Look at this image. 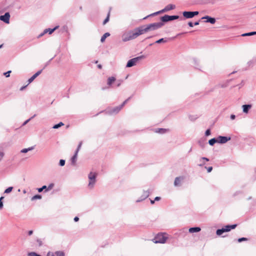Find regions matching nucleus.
I'll list each match as a JSON object with an SVG mask.
<instances>
[{
	"mask_svg": "<svg viewBox=\"0 0 256 256\" xmlns=\"http://www.w3.org/2000/svg\"><path fill=\"white\" fill-rule=\"evenodd\" d=\"M82 142H80L79 143V144H78V148H76V150L75 152H76V153L78 152H79V150H80V148L82 146Z\"/></svg>",
	"mask_w": 256,
	"mask_h": 256,
	"instance_id": "79ce46f5",
	"label": "nucleus"
},
{
	"mask_svg": "<svg viewBox=\"0 0 256 256\" xmlns=\"http://www.w3.org/2000/svg\"><path fill=\"white\" fill-rule=\"evenodd\" d=\"M224 232V230L222 228L220 229H218L216 231V234L218 236H221Z\"/></svg>",
	"mask_w": 256,
	"mask_h": 256,
	"instance_id": "2f4dec72",
	"label": "nucleus"
},
{
	"mask_svg": "<svg viewBox=\"0 0 256 256\" xmlns=\"http://www.w3.org/2000/svg\"><path fill=\"white\" fill-rule=\"evenodd\" d=\"M110 36V34L109 32L105 33L101 38L100 42H104L105 41L106 38Z\"/></svg>",
	"mask_w": 256,
	"mask_h": 256,
	"instance_id": "a878e982",
	"label": "nucleus"
},
{
	"mask_svg": "<svg viewBox=\"0 0 256 256\" xmlns=\"http://www.w3.org/2000/svg\"><path fill=\"white\" fill-rule=\"evenodd\" d=\"M230 118L231 120H234L236 118V116L234 114H231Z\"/></svg>",
	"mask_w": 256,
	"mask_h": 256,
	"instance_id": "6e6d98bb",
	"label": "nucleus"
},
{
	"mask_svg": "<svg viewBox=\"0 0 256 256\" xmlns=\"http://www.w3.org/2000/svg\"><path fill=\"white\" fill-rule=\"evenodd\" d=\"M218 139V143L220 144H225L228 140H230L231 139V138L228 136H218L217 138Z\"/></svg>",
	"mask_w": 256,
	"mask_h": 256,
	"instance_id": "9d476101",
	"label": "nucleus"
},
{
	"mask_svg": "<svg viewBox=\"0 0 256 256\" xmlns=\"http://www.w3.org/2000/svg\"><path fill=\"white\" fill-rule=\"evenodd\" d=\"M212 170V166H210V167L207 168V170H208V172H211Z\"/></svg>",
	"mask_w": 256,
	"mask_h": 256,
	"instance_id": "603ef678",
	"label": "nucleus"
},
{
	"mask_svg": "<svg viewBox=\"0 0 256 256\" xmlns=\"http://www.w3.org/2000/svg\"><path fill=\"white\" fill-rule=\"evenodd\" d=\"M188 25L190 27H193V26H194V24H193L192 22H188Z\"/></svg>",
	"mask_w": 256,
	"mask_h": 256,
	"instance_id": "052dcab7",
	"label": "nucleus"
},
{
	"mask_svg": "<svg viewBox=\"0 0 256 256\" xmlns=\"http://www.w3.org/2000/svg\"><path fill=\"white\" fill-rule=\"evenodd\" d=\"M236 224L232 225H226L224 227L222 228L224 231L225 232H230L231 230L234 229L236 228Z\"/></svg>",
	"mask_w": 256,
	"mask_h": 256,
	"instance_id": "dca6fc26",
	"label": "nucleus"
},
{
	"mask_svg": "<svg viewBox=\"0 0 256 256\" xmlns=\"http://www.w3.org/2000/svg\"><path fill=\"white\" fill-rule=\"evenodd\" d=\"M210 134H211L210 130L208 129L206 130V131L205 132V136H208Z\"/></svg>",
	"mask_w": 256,
	"mask_h": 256,
	"instance_id": "37998d69",
	"label": "nucleus"
},
{
	"mask_svg": "<svg viewBox=\"0 0 256 256\" xmlns=\"http://www.w3.org/2000/svg\"><path fill=\"white\" fill-rule=\"evenodd\" d=\"M134 31H130L124 33L122 36V40L123 42H128L132 40L135 39L136 37H133Z\"/></svg>",
	"mask_w": 256,
	"mask_h": 256,
	"instance_id": "423d86ee",
	"label": "nucleus"
},
{
	"mask_svg": "<svg viewBox=\"0 0 256 256\" xmlns=\"http://www.w3.org/2000/svg\"><path fill=\"white\" fill-rule=\"evenodd\" d=\"M160 197H159V196H156L155 198H154V201H158V200H160Z\"/></svg>",
	"mask_w": 256,
	"mask_h": 256,
	"instance_id": "bf43d9fd",
	"label": "nucleus"
},
{
	"mask_svg": "<svg viewBox=\"0 0 256 256\" xmlns=\"http://www.w3.org/2000/svg\"><path fill=\"white\" fill-rule=\"evenodd\" d=\"M116 80V78L114 76L109 77L108 79L107 84L110 86Z\"/></svg>",
	"mask_w": 256,
	"mask_h": 256,
	"instance_id": "4be33fe9",
	"label": "nucleus"
},
{
	"mask_svg": "<svg viewBox=\"0 0 256 256\" xmlns=\"http://www.w3.org/2000/svg\"><path fill=\"white\" fill-rule=\"evenodd\" d=\"M4 198L3 196L0 197V209L2 208L3 207V202H2V200Z\"/></svg>",
	"mask_w": 256,
	"mask_h": 256,
	"instance_id": "c03bdc74",
	"label": "nucleus"
},
{
	"mask_svg": "<svg viewBox=\"0 0 256 256\" xmlns=\"http://www.w3.org/2000/svg\"><path fill=\"white\" fill-rule=\"evenodd\" d=\"M150 196V192L148 190H144L143 192V194L141 196L138 198L136 200V202H140L145 199H146L147 198H148Z\"/></svg>",
	"mask_w": 256,
	"mask_h": 256,
	"instance_id": "9b49d317",
	"label": "nucleus"
},
{
	"mask_svg": "<svg viewBox=\"0 0 256 256\" xmlns=\"http://www.w3.org/2000/svg\"><path fill=\"white\" fill-rule=\"evenodd\" d=\"M147 32H148V30L146 26H141L135 28L134 30L133 37L135 36L136 38L139 36Z\"/></svg>",
	"mask_w": 256,
	"mask_h": 256,
	"instance_id": "7ed1b4c3",
	"label": "nucleus"
},
{
	"mask_svg": "<svg viewBox=\"0 0 256 256\" xmlns=\"http://www.w3.org/2000/svg\"><path fill=\"white\" fill-rule=\"evenodd\" d=\"M66 161L64 160H60L59 162V165L61 166H63L65 164Z\"/></svg>",
	"mask_w": 256,
	"mask_h": 256,
	"instance_id": "a19ab883",
	"label": "nucleus"
},
{
	"mask_svg": "<svg viewBox=\"0 0 256 256\" xmlns=\"http://www.w3.org/2000/svg\"><path fill=\"white\" fill-rule=\"evenodd\" d=\"M200 24V20L198 21H197V22H196L194 24V26H198V25Z\"/></svg>",
	"mask_w": 256,
	"mask_h": 256,
	"instance_id": "680f3d73",
	"label": "nucleus"
},
{
	"mask_svg": "<svg viewBox=\"0 0 256 256\" xmlns=\"http://www.w3.org/2000/svg\"><path fill=\"white\" fill-rule=\"evenodd\" d=\"M254 34H256V32H248V33H244V34H242V36H253Z\"/></svg>",
	"mask_w": 256,
	"mask_h": 256,
	"instance_id": "cd10ccee",
	"label": "nucleus"
},
{
	"mask_svg": "<svg viewBox=\"0 0 256 256\" xmlns=\"http://www.w3.org/2000/svg\"><path fill=\"white\" fill-rule=\"evenodd\" d=\"M146 58V56L144 55H142L139 56L132 58L130 60L126 65V68H130L132 67L139 62L140 60L144 59Z\"/></svg>",
	"mask_w": 256,
	"mask_h": 256,
	"instance_id": "f03ea898",
	"label": "nucleus"
},
{
	"mask_svg": "<svg viewBox=\"0 0 256 256\" xmlns=\"http://www.w3.org/2000/svg\"><path fill=\"white\" fill-rule=\"evenodd\" d=\"M58 26H56L53 28H46L45 29L44 32V34H46V33L48 32L50 34H52L54 30H56L57 28H58Z\"/></svg>",
	"mask_w": 256,
	"mask_h": 256,
	"instance_id": "aec40b11",
	"label": "nucleus"
},
{
	"mask_svg": "<svg viewBox=\"0 0 256 256\" xmlns=\"http://www.w3.org/2000/svg\"><path fill=\"white\" fill-rule=\"evenodd\" d=\"M192 16L194 18V16H197L198 14V11L192 12Z\"/></svg>",
	"mask_w": 256,
	"mask_h": 256,
	"instance_id": "8fccbe9b",
	"label": "nucleus"
},
{
	"mask_svg": "<svg viewBox=\"0 0 256 256\" xmlns=\"http://www.w3.org/2000/svg\"><path fill=\"white\" fill-rule=\"evenodd\" d=\"M12 189H13V187H12V186L8 187L4 190V193L8 194L12 191Z\"/></svg>",
	"mask_w": 256,
	"mask_h": 256,
	"instance_id": "f704fd0d",
	"label": "nucleus"
},
{
	"mask_svg": "<svg viewBox=\"0 0 256 256\" xmlns=\"http://www.w3.org/2000/svg\"><path fill=\"white\" fill-rule=\"evenodd\" d=\"M34 149V146H31L27 148H24L21 150L20 152L22 153H26L29 151L32 150Z\"/></svg>",
	"mask_w": 256,
	"mask_h": 256,
	"instance_id": "bb28decb",
	"label": "nucleus"
},
{
	"mask_svg": "<svg viewBox=\"0 0 256 256\" xmlns=\"http://www.w3.org/2000/svg\"><path fill=\"white\" fill-rule=\"evenodd\" d=\"M36 241H37V242H38V246H42V241L40 240V239H38Z\"/></svg>",
	"mask_w": 256,
	"mask_h": 256,
	"instance_id": "09e8293b",
	"label": "nucleus"
},
{
	"mask_svg": "<svg viewBox=\"0 0 256 256\" xmlns=\"http://www.w3.org/2000/svg\"><path fill=\"white\" fill-rule=\"evenodd\" d=\"M47 186H43L42 188H38V190L39 192H42L44 190H46Z\"/></svg>",
	"mask_w": 256,
	"mask_h": 256,
	"instance_id": "c9c22d12",
	"label": "nucleus"
},
{
	"mask_svg": "<svg viewBox=\"0 0 256 256\" xmlns=\"http://www.w3.org/2000/svg\"><path fill=\"white\" fill-rule=\"evenodd\" d=\"M28 256H42L35 252H30L28 254Z\"/></svg>",
	"mask_w": 256,
	"mask_h": 256,
	"instance_id": "e433bc0d",
	"label": "nucleus"
},
{
	"mask_svg": "<svg viewBox=\"0 0 256 256\" xmlns=\"http://www.w3.org/2000/svg\"><path fill=\"white\" fill-rule=\"evenodd\" d=\"M163 12H162L161 10H160L158 12H154L152 14H150V15H148L146 16L145 18H144L143 19L144 20V19H146L147 18H148V16H155V15H156L158 14H160V13H162Z\"/></svg>",
	"mask_w": 256,
	"mask_h": 256,
	"instance_id": "72a5a7b5",
	"label": "nucleus"
},
{
	"mask_svg": "<svg viewBox=\"0 0 256 256\" xmlns=\"http://www.w3.org/2000/svg\"><path fill=\"white\" fill-rule=\"evenodd\" d=\"M252 106L250 104L242 105V112L246 114L248 113V111L251 108Z\"/></svg>",
	"mask_w": 256,
	"mask_h": 256,
	"instance_id": "f3484780",
	"label": "nucleus"
},
{
	"mask_svg": "<svg viewBox=\"0 0 256 256\" xmlns=\"http://www.w3.org/2000/svg\"><path fill=\"white\" fill-rule=\"evenodd\" d=\"M4 152H0V161L2 160L4 156Z\"/></svg>",
	"mask_w": 256,
	"mask_h": 256,
	"instance_id": "3c124183",
	"label": "nucleus"
},
{
	"mask_svg": "<svg viewBox=\"0 0 256 256\" xmlns=\"http://www.w3.org/2000/svg\"><path fill=\"white\" fill-rule=\"evenodd\" d=\"M164 26L162 22H154L146 25L148 32L156 30Z\"/></svg>",
	"mask_w": 256,
	"mask_h": 256,
	"instance_id": "39448f33",
	"label": "nucleus"
},
{
	"mask_svg": "<svg viewBox=\"0 0 256 256\" xmlns=\"http://www.w3.org/2000/svg\"><path fill=\"white\" fill-rule=\"evenodd\" d=\"M179 16H168L166 14L160 18V20H162V22L163 23L177 20Z\"/></svg>",
	"mask_w": 256,
	"mask_h": 256,
	"instance_id": "0eeeda50",
	"label": "nucleus"
},
{
	"mask_svg": "<svg viewBox=\"0 0 256 256\" xmlns=\"http://www.w3.org/2000/svg\"><path fill=\"white\" fill-rule=\"evenodd\" d=\"M183 16L186 18H193L192 12L184 11L182 12Z\"/></svg>",
	"mask_w": 256,
	"mask_h": 256,
	"instance_id": "a211bd4d",
	"label": "nucleus"
},
{
	"mask_svg": "<svg viewBox=\"0 0 256 256\" xmlns=\"http://www.w3.org/2000/svg\"><path fill=\"white\" fill-rule=\"evenodd\" d=\"M10 72L11 70L8 71L7 72L4 73V75L6 76V78H8L10 76Z\"/></svg>",
	"mask_w": 256,
	"mask_h": 256,
	"instance_id": "a18cd8bd",
	"label": "nucleus"
},
{
	"mask_svg": "<svg viewBox=\"0 0 256 256\" xmlns=\"http://www.w3.org/2000/svg\"><path fill=\"white\" fill-rule=\"evenodd\" d=\"M64 125V124L63 122H60L58 124L54 125L52 126V128H54V129H56V128H60L61 126H62Z\"/></svg>",
	"mask_w": 256,
	"mask_h": 256,
	"instance_id": "c756f323",
	"label": "nucleus"
},
{
	"mask_svg": "<svg viewBox=\"0 0 256 256\" xmlns=\"http://www.w3.org/2000/svg\"><path fill=\"white\" fill-rule=\"evenodd\" d=\"M42 198V196L41 195H40V194H36L34 196H33L32 198H31V200L32 201L33 200H37V199H38V200H40Z\"/></svg>",
	"mask_w": 256,
	"mask_h": 256,
	"instance_id": "c85d7f7f",
	"label": "nucleus"
},
{
	"mask_svg": "<svg viewBox=\"0 0 256 256\" xmlns=\"http://www.w3.org/2000/svg\"><path fill=\"white\" fill-rule=\"evenodd\" d=\"M42 70L38 71L35 74H34L31 78L28 80V84L33 82V80L38 76L42 72Z\"/></svg>",
	"mask_w": 256,
	"mask_h": 256,
	"instance_id": "2eb2a0df",
	"label": "nucleus"
},
{
	"mask_svg": "<svg viewBox=\"0 0 256 256\" xmlns=\"http://www.w3.org/2000/svg\"><path fill=\"white\" fill-rule=\"evenodd\" d=\"M47 256H55V252H48L47 254Z\"/></svg>",
	"mask_w": 256,
	"mask_h": 256,
	"instance_id": "de8ad7c7",
	"label": "nucleus"
},
{
	"mask_svg": "<svg viewBox=\"0 0 256 256\" xmlns=\"http://www.w3.org/2000/svg\"><path fill=\"white\" fill-rule=\"evenodd\" d=\"M32 234H33V231L32 230H29L28 232V234L29 236L32 235Z\"/></svg>",
	"mask_w": 256,
	"mask_h": 256,
	"instance_id": "e2e57ef3",
	"label": "nucleus"
},
{
	"mask_svg": "<svg viewBox=\"0 0 256 256\" xmlns=\"http://www.w3.org/2000/svg\"><path fill=\"white\" fill-rule=\"evenodd\" d=\"M201 160H206V162L209 161V159L206 157H202L201 158Z\"/></svg>",
	"mask_w": 256,
	"mask_h": 256,
	"instance_id": "4d7b16f0",
	"label": "nucleus"
},
{
	"mask_svg": "<svg viewBox=\"0 0 256 256\" xmlns=\"http://www.w3.org/2000/svg\"><path fill=\"white\" fill-rule=\"evenodd\" d=\"M166 240L167 237L164 234H158L154 237L152 240L155 244H164L166 242Z\"/></svg>",
	"mask_w": 256,
	"mask_h": 256,
	"instance_id": "20e7f679",
	"label": "nucleus"
},
{
	"mask_svg": "<svg viewBox=\"0 0 256 256\" xmlns=\"http://www.w3.org/2000/svg\"><path fill=\"white\" fill-rule=\"evenodd\" d=\"M199 144H200V146L202 147V148H204V144H202V143H201V142L200 141L198 142Z\"/></svg>",
	"mask_w": 256,
	"mask_h": 256,
	"instance_id": "0e129e2a",
	"label": "nucleus"
},
{
	"mask_svg": "<svg viewBox=\"0 0 256 256\" xmlns=\"http://www.w3.org/2000/svg\"><path fill=\"white\" fill-rule=\"evenodd\" d=\"M202 20H206L205 22H210L211 24H214L216 22V19L214 18H212L211 16H206L202 18Z\"/></svg>",
	"mask_w": 256,
	"mask_h": 256,
	"instance_id": "ddd939ff",
	"label": "nucleus"
},
{
	"mask_svg": "<svg viewBox=\"0 0 256 256\" xmlns=\"http://www.w3.org/2000/svg\"><path fill=\"white\" fill-rule=\"evenodd\" d=\"M10 14L9 12H6L4 15L0 16V20L6 24L10 23Z\"/></svg>",
	"mask_w": 256,
	"mask_h": 256,
	"instance_id": "1a4fd4ad",
	"label": "nucleus"
},
{
	"mask_svg": "<svg viewBox=\"0 0 256 256\" xmlns=\"http://www.w3.org/2000/svg\"><path fill=\"white\" fill-rule=\"evenodd\" d=\"M98 68H99V69H101L102 68V66L101 64H98Z\"/></svg>",
	"mask_w": 256,
	"mask_h": 256,
	"instance_id": "338daca9",
	"label": "nucleus"
},
{
	"mask_svg": "<svg viewBox=\"0 0 256 256\" xmlns=\"http://www.w3.org/2000/svg\"><path fill=\"white\" fill-rule=\"evenodd\" d=\"M168 131V130L166 128H159L156 129L155 132L156 133H160V134H164Z\"/></svg>",
	"mask_w": 256,
	"mask_h": 256,
	"instance_id": "b1692460",
	"label": "nucleus"
},
{
	"mask_svg": "<svg viewBox=\"0 0 256 256\" xmlns=\"http://www.w3.org/2000/svg\"><path fill=\"white\" fill-rule=\"evenodd\" d=\"M26 86H22V88H20V90H23L26 88Z\"/></svg>",
	"mask_w": 256,
	"mask_h": 256,
	"instance_id": "69168bd1",
	"label": "nucleus"
},
{
	"mask_svg": "<svg viewBox=\"0 0 256 256\" xmlns=\"http://www.w3.org/2000/svg\"><path fill=\"white\" fill-rule=\"evenodd\" d=\"M130 98L131 97L128 98L121 105H120V106H122V108L123 106L128 102V101L130 99Z\"/></svg>",
	"mask_w": 256,
	"mask_h": 256,
	"instance_id": "ea45409f",
	"label": "nucleus"
},
{
	"mask_svg": "<svg viewBox=\"0 0 256 256\" xmlns=\"http://www.w3.org/2000/svg\"><path fill=\"white\" fill-rule=\"evenodd\" d=\"M78 153H76L75 152L74 155L72 156V157L71 158V162H72V164L73 165H74L76 162L77 156H78Z\"/></svg>",
	"mask_w": 256,
	"mask_h": 256,
	"instance_id": "5701e85b",
	"label": "nucleus"
},
{
	"mask_svg": "<svg viewBox=\"0 0 256 256\" xmlns=\"http://www.w3.org/2000/svg\"><path fill=\"white\" fill-rule=\"evenodd\" d=\"M248 240V239L246 238H239L238 239V242H241L243 241H246Z\"/></svg>",
	"mask_w": 256,
	"mask_h": 256,
	"instance_id": "58836bf2",
	"label": "nucleus"
},
{
	"mask_svg": "<svg viewBox=\"0 0 256 256\" xmlns=\"http://www.w3.org/2000/svg\"><path fill=\"white\" fill-rule=\"evenodd\" d=\"M45 34H44V32L43 31L38 36V38H39L41 37H42L43 36H44Z\"/></svg>",
	"mask_w": 256,
	"mask_h": 256,
	"instance_id": "864d4df0",
	"label": "nucleus"
},
{
	"mask_svg": "<svg viewBox=\"0 0 256 256\" xmlns=\"http://www.w3.org/2000/svg\"><path fill=\"white\" fill-rule=\"evenodd\" d=\"M184 178L183 176H178L175 178L174 181V186H180L182 184V182L183 181Z\"/></svg>",
	"mask_w": 256,
	"mask_h": 256,
	"instance_id": "f8f14e48",
	"label": "nucleus"
},
{
	"mask_svg": "<svg viewBox=\"0 0 256 256\" xmlns=\"http://www.w3.org/2000/svg\"><path fill=\"white\" fill-rule=\"evenodd\" d=\"M109 18H110V13L108 14L106 18V19L103 22V24L104 25L106 24L109 21Z\"/></svg>",
	"mask_w": 256,
	"mask_h": 256,
	"instance_id": "4c0bfd02",
	"label": "nucleus"
},
{
	"mask_svg": "<svg viewBox=\"0 0 256 256\" xmlns=\"http://www.w3.org/2000/svg\"><path fill=\"white\" fill-rule=\"evenodd\" d=\"M175 37L170 38H162L156 40L155 43L156 44H160L162 42H167L168 40H173Z\"/></svg>",
	"mask_w": 256,
	"mask_h": 256,
	"instance_id": "6ab92c4d",
	"label": "nucleus"
},
{
	"mask_svg": "<svg viewBox=\"0 0 256 256\" xmlns=\"http://www.w3.org/2000/svg\"><path fill=\"white\" fill-rule=\"evenodd\" d=\"M123 80H117L116 82V86L118 87L120 86Z\"/></svg>",
	"mask_w": 256,
	"mask_h": 256,
	"instance_id": "49530a36",
	"label": "nucleus"
},
{
	"mask_svg": "<svg viewBox=\"0 0 256 256\" xmlns=\"http://www.w3.org/2000/svg\"><path fill=\"white\" fill-rule=\"evenodd\" d=\"M64 252L62 251H56L55 252L56 256H64Z\"/></svg>",
	"mask_w": 256,
	"mask_h": 256,
	"instance_id": "7c9ffc66",
	"label": "nucleus"
},
{
	"mask_svg": "<svg viewBox=\"0 0 256 256\" xmlns=\"http://www.w3.org/2000/svg\"><path fill=\"white\" fill-rule=\"evenodd\" d=\"M204 164V162H202V164H198V166H203Z\"/></svg>",
	"mask_w": 256,
	"mask_h": 256,
	"instance_id": "774afa93",
	"label": "nucleus"
},
{
	"mask_svg": "<svg viewBox=\"0 0 256 256\" xmlns=\"http://www.w3.org/2000/svg\"><path fill=\"white\" fill-rule=\"evenodd\" d=\"M122 106H116L112 109L108 110L106 111V113L110 115L117 114L122 109Z\"/></svg>",
	"mask_w": 256,
	"mask_h": 256,
	"instance_id": "6e6552de",
	"label": "nucleus"
},
{
	"mask_svg": "<svg viewBox=\"0 0 256 256\" xmlns=\"http://www.w3.org/2000/svg\"><path fill=\"white\" fill-rule=\"evenodd\" d=\"M74 221L75 222H78L79 220V218L78 216H76V217L74 218Z\"/></svg>",
	"mask_w": 256,
	"mask_h": 256,
	"instance_id": "13d9d810",
	"label": "nucleus"
},
{
	"mask_svg": "<svg viewBox=\"0 0 256 256\" xmlns=\"http://www.w3.org/2000/svg\"><path fill=\"white\" fill-rule=\"evenodd\" d=\"M218 142L217 138H212L208 140V144L210 146H214L216 143Z\"/></svg>",
	"mask_w": 256,
	"mask_h": 256,
	"instance_id": "393cba45",
	"label": "nucleus"
},
{
	"mask_svg": "<svg viewBox=\"0 0 256 256\" xmlns=\"http://www.w3.org/2000/svg\"><path fill=\"white\" fill-rule=\"evenodd\" d=\"M31 120V118H29L28 120H26L24 124H22V126H24L26 125V124H28L30 120Z\"/></svg>",
	"mask_w": 256,
	"mask_h": 256,
	"instance_id": "5fc2aeb1",
	"label": "nucleus"
},
{
	"mask_svg": "<svg viewBox=\"0 0 256 256\" xmlns=\"http://www.w3.org/2000/svg\"><path fill=\"white\" fill-rule=\"evenodd\" d=\"M54 183L50 184L46 188V190H45V192L49 191L51 190L54 186Z\"/></svg>",
	"mask_w": 256,
	"mask_h": 256,
	"instance_id": "473e14b6",
	"label": "nucleus"
},
{
	"mask_svg": "<svg viewBox=\"0 0 256 256\" xmlns=\"http://www.w3.org/2000/svg\"><path fill=\"white\" fill-rule=\"evenodd\" d=\"M201 230L200 227H192L190 228L188 230V232L190 233L198 232Z\"/></svg>",
	"mask_w": 256,
	"mask_h": 256,
	"instance_id": "412c9836",
	"label": "nucleus"
},
{
	"mask_svg": "<svg viewBox=\"0 0 256 256\" xmlns=\"http://www.w3.org/2000/svg\"><path fill=\"white\" fill-rule=\"evenodd\" d=\"M98 176V174L95 172H90L88 175V188L90 189H92L94 186L96 182V178Z\"/></svg>",
	"mask_w": 256,
	"mask_h": 256,
	"instance_id": "f257e3e1",
	"label": "nucleus"
},
{
	"mask_svg": "<svg viewBox=\"0 0 256 256\" xmlns=\"http://www.w3.org/2000/svg\"><path fill=\"white\" fill-rule=\"evenodd\" d=\"M176 8V6L173 4H169L167 5L164 9L161 10L162 12H166L170 10H174Z\"/></svg>",
	"mask_w": 256,
	"mask_h": 256,
	"instance_id": "4468645a",
	"label": "nucleus"
}]
</instances>
